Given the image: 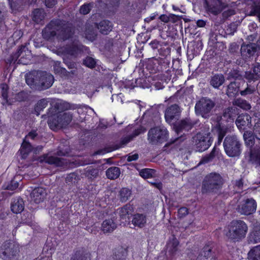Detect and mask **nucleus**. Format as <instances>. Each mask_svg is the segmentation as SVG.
Returning a JSON list of instances; mask_svg holds the SVG:
<instances>
[{"mask_svg":"<svg viewBox=\"0 0 260 260\" xmlns=\"http://www.w3.org/2000/svg\"><path fill=\"white\" fill-rule=\"evenodd\" d=\"M25 48L24 46L21 45L20 46L15 52L13 53L7 59V63L9 64L15 63L18 60V63L22 64H28L30 61V55L24 57V55H26V53L24 52Z\"/></svg>","mask_w":260,"mask_h":260,"instance_id":"1a4fd4ad","label":"nucleus"},{"mask_svg":"<svg viewBox=\"0 0 260 260\" xmlns=\"http://www.w3.org/2000/svg\"><path fill=\"white\" fill-rule=\"evenodd\" d=\"M224 77L222 74H215L211 77L210 84L214 88H218L224 82Z\"/></svg>","mask_w":260,"mask_h":260,"instance_id":"2f4dec72","label":"nucleus"},{"mask_svg":"<svg viewBox=\"0 0 260 260\" xmlns=\"http://www.w3.org/2000/svg\"><path fill=\"white\" fill-rule=\"evenodd\" d=\"M230 76L231 77L235 79H240L242 77L239 71L237 70L231 71L230 73Z\"/></svg>","mask_w":260,"mask_h":260,"instance_id":"680f3d73","label":"nucleus"},{"mask_svg":"<svg viewBox=\"0 0 260 260\" xmlns=\"http://www.w3.org/2000/svg\"><path fill=\"white\" fill-rule=\"evenodd\" d=\"M170 58L153 57L149 58L145 63L146 69L150 73L167 72L169 71Z\"/></svg>","mask_w":260,"mask_h":260,"instance_id":"f03ea898","label":"nucleus"},{"mask_svg":"<svg viewBox=\"0 0 260 260\" xmlns=\"http://www.w3.org/2000/svg\"><path fill=\"white\" fill-rule=\"evenodd\" d=\"M234 107H229L225 109L222 114H234L235 107H238L243 110H248L251 109L250 104L246 100L241 99L240 98L237 99L233 102Z\"/></svg>","mask_w":260,"mask_h":260,"instance_id":"aec40b11","label":"nucleus"},{"mask_svg":"<svg viewBox=\"0 0 260 260\" xmlns=\"http://www.w3.org/2000/svg\"><path fill=\"white\" fill-rule=\"evenodd\" d=\"M168 138V132L164 127H156L149 130L148 139L152 144L161 143L166 141Z\"/></svg>","mask_w":260,"mask_h":260,"instance_id":"0eeeda50","label":"nucleus"},{"mask_svg":"<svg viewBox=\"0 0 260 260\" xmlns=\"http://www.w3.org/2000/svg\"><path fill=\"white\" fill-rule=\"evenodd\" d=\"M46 16L44 10L42 9H34L31 14V18L33 21L39 24L43 21Z\"/></svg>","mask_w":260,"mask_h":260,"instance_id":"c756f323","label":"nucleus"},{"mask_svg":"<svg viewBox=\"0 0 260 260\" xmlns=\"http://www.w3.org/2000/svg\"><path fill=\"white\" fill-rule=\"evenodd\" d=\"M61 118L57 115H51L48 121L50 128L54 131L62 128L64 124L61 123Z\"/></svg>","mask_w":260,"mask_h":260,"instance_id":"b1692460","label":"nucleus"},{"mask_svg":"<svg viewBox=\"0 0 260 260\" xmlns=\"http://www.w3.org/2000/svg\"><path fill=\"white\" fill-rule=\"evenodd\" d=\"M251 15H260V6H253L252 7L251 10Z\"/></svg>","mask_w":260,"mask_h":260,"instance_id":"0e129e2a","label":"nucleus"},{"mask_svg":"<svg viewBox=\"0 0 260 260\" xmlns=\"http://www.w3.org/2000/svg\"><path fill=\"white\" fill-rule=\"evenodd\" d=\"M83 46L81 44L72 42L63 46L61 48V50L62 52L64 54L76 56L83 51Z\"/></svg>","mask_w":260,"mask_h":260,"instance_id":"6ab92c4d","label":"nucleus"},{"mask_svg":"<svg viewBox=\"0 0 260 260\" xmlns=\"http://www.w3.org/2000/svg\"><path fill=\"white\" fill-rule=\"evenodd\" d=\"M243 137L247 145L251 146L254 144V137L251 132L246 131L243 134Z\"/></svg>","mask_w":260,"mask_h":260,"instance_id":"49530a36","label":"nucleus"},{"mask_svg":"<svg viewBox=\"0 0 260 260\" xmlns=\"http://www.w3.org/2000/svg\"><path fill=\"white\" fill-rule=\"evenodd\" d=\"M24 208L23 201L22 199H14L11 204V211L15 214L21 213Z\"/></svg>","mask_w":260,"mask_h":260,"instance_id":"c85d7f7f","label":"nucleus"},{"mask_svg":"<svg viewBox=\"0 0 260 260\" xmlns=\"http://www.w3.org/2000/svg\"><path fill=\"white\" fill-rule=\"evenodd\" d=\"M25 81L30 88L42 90L52 85L54 77L46 71H33L26 75Z\"/></svg>","mask_w":260,"mask_h":260,"instance_id":"f257e3e1","label":"nucleus"},{"mask_svg":"<svg viewBox=\"0 0 260 260\" xmlns=\"http://www.w3.org/2000/svg\"><path fill=\"white\" fill-rule=\"evenodd\" d=\"M146 129L142 126L140 127L137 129L135 131V132L132 136H129L127 137L124 138L121 140V147L127 144L134 137L138 136L139 135L144 133L146 132Z\"/></svg>","mask_w":260,"mask_h":260,"instance_id":"a19ab883","label":"nucleus"},{"mask_svg":"<svg viewBox=\"0 0 260 260\" xmlns=\"http://www.w3.org/2000/svg\"><path fill=\"white\" fill-rule=\"evenodd\" d=\"M47 194L46 190L42 187L35 188L31 193V198L36 203L43 202Z\"/></svg>","mask_w":260,"mask_h":260,"instance_id":"4be33fe9","label":"nucleus"},{"mask_svg":"<svg viewBox=\"0 0 260 260\" xmlns=\"http://www.w3.org/2000/svg\"><path fill=\"white\" fill-rule=\"evenodd\" d=\"M247 229V226L244 221L234 220L227 227L225 234L228 238L238 240L245 237Z\"/></svg>","mask_w":260,"mask_h":260,"instance_id":"7ed1b4c3","label":"nucleus"},{"mask_svg":"<svg viewBox=\"0 0 260 260\" xmlns=\"http://www.w3.org/2000/svg\"><path fill=\"white\" fill-rule=\"evenodd\" d=\"M106 4L110 8H117L119 6L120 0H105Z\"/></svg>","mask_w":260,"mask_h":260,"instance_id":"6e6d98bb","label":"nucleus"},{"mask_svg":"<svg viewBox=\"0 0 260 260\" xmlns=\"http://www.w3.org/2000/svg\"><path fill=\"white\" fill-rule=\"evenodd\" d=\"M140 176L144 178H149L153 177L155 173L154 170L151 169H144L140 171Z\"/></svg>","mask_w":260,"mask_h":260,"instance_id":"09e8293b","label":"nucleus"},{"mask_svg":"<svg viewBox=\"0 0 260 260\" xmlns=\"http://www.w3.org/2000/svg\"><path fill=\"white\" fill-rule=\"evenodd\" d=\"M256 209V202L252 199H248L240 203L238 211L241 214L250 215L254 212Z\"/></svg>","mask_w":260,"mask_h":260,"instance_id":"a211bd4d","label":"nucleus"},{"mask_svg":"<svg viewBox=\"0 0 260 260\" xmlns=\"http://www.w3.org/2000/svg\"><path fill=\"white\" fill-rule=\"evenodd\" d=\"M259 49L260 47L256 43L245 44L243 43L241 47V54L244 59L247 60L254 56Z\"/></svg>","mask_w":260,"mask_h":260,"instance_id":"f3484780","label":"nucleus"},{"mask_svg":"<svg viewBox=\"0 0 260 260\" xmlns=\"http://www.w3.org/2000/svg\"><path fill=\"white\" fill-rule=\"evenodd\" d=\"M244 77L247 80L248 82L249 83L252 81H255L259 79L257 75L255 74V72H253L252 70L246 71L245 72Z\"/></svg>","mask_w":260,"mask_h":260,"instance_id":"de8ad7c7","label":"nucleus"},{"mask_svg":"<svg viewBox=\"0 0 260 260\" xmlns=\"http://www.w3.org/2000/svg\"><path fill=\"white\" fill-rule=\"evenodd\" d=\"M132 222L135 226L143 228L146 224V216L142 214H136L134 215Z\"/></svg>","mask_w":260,"mask_h":260,"instance_id":"bb28decb","label":"nucleus"},{"mask_svg":"<svg viewBox=\"0 0 260 260\" xmlns=\"http://www.w3.org/2000/svg\"><path fill=\"white\" fill-rule=\"evenodd\" d=\"M116 227V224L113 219H106L102 224V230L104 233H111L115 230Z\"/></svg>","mask_w":260,"mask_h":260,"instance_id":"7c9ffc66","label":"nucleus"},{"mask_svg":"<svg viewBox=\"0 0 260 260\" xmlns=\"http://www.w3.org/2000/svg\"><path fill=\"white\" fill-rule=\"evenodd\" d=\"M218 142L217 145H220L222 141V139L225 136L226 131V129L223 127H221L219 125V127L218 128Z\"/></svg>","mask_w":260,"mask_h":260,"instance_id":"864d4df0","label":"nucleus"},{"mask_svg":"<svg viewBox=\"0 0 260 260\" xmlns=\"http://www.w3.org/2000/svg\"><path fill=\"white\" fill-rule=\"evenodd\" d=\"M63 63L66 64L69 69H73L75 68V62L70 59L63 58Z\"/></svg>","mask_w":260,"mask_h":260,"instance_id":"052dcab7","label":"nucleus"},{"mask_svg":"<svg viewBox=\"0 0 260 260\" xmlns=\"http://www.w3.org/2000/svg\"><path fill=\"white\" fill-rule=\"evenodd\" d=\"M250 240L252 239L255 243L260 242V226H256L254 227L253 231L250 234Z\"/></svg>","mask_w":260,"mask_h":260,"instance_id":"c03bdc74","label":"nucleus"},{"mask_svg":"<svg viewBox=\"0 0 260 260\" xmlns=\"http://www.w3.org/2000/svg\"><path fill=\"white\" fill-rule=\"evenodd\" d=\"M193 142L197 151L200 152L207 150L211 145L212 142L209 134H198L193 138Z\"/></svg>","mask_w":260,"mask_h":260,"instance_id":"f8f14e48","label":"nucleus"},{"mask_svg":"<svg viewBox=\"0 0 260 260\" xmlns=\"http://www.w3.org/2000/svg\"><path fill=\"white\" fill-rule=\"evenodd\" d=\"M170 22L173 23L177 22L181 20V17L173 14H169Z\"/></svg>","mask_w":260,"mask_h":260,"instance_id":"338daca9","label":"nucleus"},{"mask_svg":"<svg viewBox=\"0 0 260 260\" xmlns=\"http://www.w3.org/2000/svg\"><path fill=\"white\" fill-rule=\"evenodd\" d=\"M120 174V169L118 167H113L109 168L106 171V175L110 179L117 178Z\"/></svg>","mask_w":260,"mask_h":260,"instance_id":"58836bf2","label":"nucleus"},{"mask_svg":"<svg viewBox=\"0 0 260 260\" xmlns=\"http://www.w3.org/2000/svg\"><path fill=\"white\" fill-rule=\"evenodd\" d=\"M123 87L126 89H133L136 85L133 80H125L123 83Z\"/></svg>","mask_w":260,"mask_h":260,"instance_id":"13d9d810","label":"nucleus"},{"mask_svg":"<svg viewBox=\"0 0 260 260\" xmlns=\"http://www.w3.org/2000/svg\"><path fill=\"white\" fill-rule=\"evenodd\" d=\"M149 45L153 50L157 51L159 57L171 59V48L167 43L154 39L149 43Z\"/></svg>","mask_w":260,"mask_h":260,"instance_id":"4468645a","label":"nucleus"},{"mask_svg":"<svg viewBox=\"0 0 260 260\" xmlns=\"http://www.w3.org/2000/svg\"><path fill=\"white\" fill-rule=\"evenodd\" d=\"M131 196V191L126 188H122L119 192L120 200L125 202L128 200Z\"/></svg>","mask_w":260,"mask_h":260,"instance_id":"37998d69","label":"nucleus"},{"mask_svg":"<svg viewBox=\"0 0 260 260\" xmlns=\"http://www.w3.org/2000/svg\"><path fill=\"white\" fill-rule=\"evenodd\" d=\"M196 48H197V46L195 45L188 46L187 47V54L188 55H192L193 57L198 55L199 52L196 50Z\"/></svg>","mask_w":260,"mask_h":260,"instance_id":"5fc2aeb1","label":"nucleus"},{"mask_svg":"<svg viewBox=\"0 0 260 260\" xmlns=\"http://www.w3.org/2000/svg\"><path fill=\"white\" fill-rule=\"evenodd\" d=\"M247 85V87L244 90H241L240 92V93L242 96L251 94L255 91V88L254 86L248 85V84Z\"/></svg>","mask_w":260,"mask_h":260,"instance_id":"603ef678","label":"nucleus"},{"mask_svg":"<svg viewBox=\"0 0 260 260\" xmlns=\"http://www.w3.org/2000/svg\"><path fill=\"white\" fill-rule=\"evenodd\" d=\"M60 25L58 27V31L63 41H66L73 38L75 34V28L72 23L59 19Z\"/></svg>","mask_w":260,"mask_h":260,"instance_id":"dca6fc26","label":"nucleus"},{"mask_svg":"<svg viewBox=\"0 0 260 260\" xmlns=\"http://www.w3.org/2000/svg\"><path fill=\"white\" fill-rule=\"evenodd\" d=\"M206 3L208 11L214 15L220 14L225 8L224 3L222 0H211L210 4L207 1Z\"/></svg>","mask_w":260,"mask_h":260,"instance_id":"412c9836","label":"nucleus"},{"mask_svg":"<svg viewBox=\"0 0 260 260\" xmlns=\"http://www.w3.org/2000/svg\"><path fill=\"white\" fill-rule=\"evenodd\" d=\"M238 49V46L236 43L233 42L230 44L229 51L231 53H234L237 52Z\"/></svg>","mask_w":260,"mask_h":260,"instance_id":"69168bd1","label":"nucleus"},{"mask_svg":"<svg viewBox=\"0 0 260 260\" xmlns=\"http://www.w3.org/2000/svg\"><path fill=\"white\" fill-rule=\"evenodd\" d=\"M161 112L164 114H180L181 112V108L177 104H169V102L166 107L162 104H154L152 107H149L144 114H160Z\"/></svg>","mask_w":260,"mask_h":260,"instance_id":"20e7f679","label":"nucleus"},{"mask_svg":"<svg viewBox=\"0 0 260 260\" xmlns=\"http://www.w3.org/2000/svg\"><path fill=\"white\" fill-rule=\"evenodd\" d=\"M224 148L226 153L231 157L238 156L240 153V144L235 137H226L224 140Z\"/></svg>","mask_w":260,"mask_h":260,"instance_id":"6e6552de","label":"nucleus"},{"mask_svg":"<svg viewBox=\"0 0 260 260\" xmlns=\"http://www.w3.org/2000/svg\"><path fill=\"white\" fill-rule=\"evenodd\" d=\"M54 71L55 74L65 76L67 75V70L63 67L60 66V62L58 64L56 63L54 66Z\"/></svg>","mask_w":260,"mask_h":260,"instance_id":"3c124183","label":"nucleus"},{"mask_svg":"<svg viewBox=\"0 0 260 260\" xmlns=\"http://www.w3.org/2000/svg\"><path fill=\"white\" fill-rule=\"evenodd\" d=\"M59 19H53L43 29L42 35L46 40L53 39L56 36L58 27L60 25Z\"/></svg>","mask_w":260,"mask_h":260,"instance_id":"2eb2a0df","label":"nucleus"},{"mask_svg":"<svg viewBox=\"0 0 260 260\" xmlns=\"http://www.w3.org/2000/svg\"><path fill=\"white\" fill-rule=\"evenodd\" d=\"M49 101L47 99H41L38 101L34 106V111L36 114H40L47 107Z\"/></svg>","mask_w":260,"mask_h":260,"instance_id":"c9c22d12","label":"nucleus"},{"mask_svg":"<svg viewBox=\"0 0 260 260\" xmlns=\"http://www.w3.org/2000/svg\"><path fill=\"white\" fill-rule=\"evenodd\" d=\"M215 103L208 97H203L197 102L195 105L196 114H209L215 107Z\"/></svg>","mask_w":260,"mask_h":260,"instance_id":"ddd939ff","label":"nucleus"},{"mask_svg":"<svg viewBox=\"0 0 260 260\" xmlns=\"http://www.w3.org/2000/svg\"><path fill=\"white\" fill-rule=\"evenodd\" d=\"M28 99V94L27 92L21 91L18 92L14 95L15 101L17 102H24Z\"/></svg>","mask_w":260,"mask_h":260,"instance_id":"8fccbe9b","label":"nucleus"},{"mask_svg":"<svg viewBox=\"0 0 260 260\" xmlns=\"http://www.w3.org/2000/svg\"><path fill=\"white\" fill-rule=\"evenodd\" d=\"M40 162H45L49 164L54 165L56 166H62L63 162L62 160L49 154H45L39 158Z\"/></svg>","mask_w":260,"mask_h":260,"instance_id":"a878e982","label":"nucleus"},{"mask_svg":"<svg viewBox=\"0 0 260 260\" xmlns=\"http://www.w3.org/2000/svg\"><path fill=\"white\" fill-rule=\"evenodd\" d=\"M166 120L170 124L174 125L177 133L182 129L188 131L191 127V124L187 120H179V115H165Z\"/></svg>","mask_w":260,"mask_h":260,"instance_id":"9b49d317","label":"nucleus"},{"mask_svg":"<svg viewBox=\"0 0 260 260\" xmlns=\"http://www.w3.org/2000/svg\"><path fill=\"white\" fill-rule=\"evenodd\" d=\"M100 32L105 35H108L112 29V24L108 20L101 21L98 25Z\"/></svg>","mask_w":260,"mask_h":260,"instance_id":"cd10ccee","label":"nucleus"},{"mask_svg":"<svg viewBox=\"0 0 260 260\" xmlns=\"http://www.w3.org/2000/svg\"><path fill=\"white\" fill-rule=\"evenodd\" d=\"M253 132L255 137L257 139H260V120L255 124Z\"/></svg>","mask_w":260,"mask_h":260,"instance_id":"bf43d9fd","label":"nucleus"},{"mask_svg":"<svg viewBox=\"0 0 260 260\" xmlns=\"http://www.w3.org/2000/svg\"><path fill=\"white\" fill-rule=\"evenodd\" d=\"M179 242L177 239L173 237L171 238L167 243V252L168 254L170 255V258L172 259L173 257L175 252L177 250V246Z\"/></svg>","mask_w":260,"mask_h":260,"instance_id":"393cba45","label":"nucleus"},{"mask_svg":"<svg viewBox=\"0 0 260 260\" xmlns=\"http://www.w3.org/2000/svg\"><path fill=\"white\" fill-rule=\"evenodd\" d=\"M178 213L180 217H183L188 214V209L186 207L180 208L178 210Z\"/></svg>","mask_w":260,"mask_h":260,"instance_id":"774afa93","label":"nucleus"},{"mask_svg":"<svg viewBox=\"0 0 260 260\" xmlns=\"http://www.w3.org/2000/svg\"><path fill=\"white\" fill-rule=\"evenodd\" d=\"M96 64V59L89 56H86L82 60V64L90 69L95 68Z\"/></svg>","mask_w":260,"mask_h":260,"instance_id":"4c0bfd02","label":"nucleus"},{"mask_svg":"<svg viewBox=\"0 0 260 260\" xmlns=\"http://www.w3.org/2000/svg\"><path fill=\"white\" fill-rule=\"evenodd\" d=\"M76 106H74V104H70L62 100H57L50 104V107L46 114H61L68 110H75Z\"/></svg>","mask_w":260,"mask_h":260,"instance_id":"9d476101","label":"nucleus"},{"mask_svg":"<svg viewBox=\"0 0 260 260\" xmlns=\"http://www.w3.org/2000/svg\"><path fill=\"white\" fill-rule=\"evenodd\" d=\"M249 260H260V245L251 249L248 254Z\"/></svg>","mask_w":260,"mask_h":260,"instance_id":"ea45409f","label":"nucleus"},{"mask_svg":"<svg viewBox=\"0 0 260 260\" xmlns=\"http://www.w3.org/2000/svg\"><path fill=\"white\" fill-rule=\"evenodd\" d=\"M222 182V178L219 174L211 173L205 177L203 181L202 192H215L220 187Z\"/></svg>","mask_w":260,"mask_h":260,"instance_id":"39448f33","label":"nucleus"},{"mask_svg":"<svg viewBox=\"0 0 260 260\" xmlns=\"http://www.w3.org/2000/svg\"><path fill=\"white\" fill-rule=\"evenodd\" d=\"M19 253V246L13 243H4L1 248L0 257L4 260H17Z\"/></svg>","mask_w":260,"mask_h":260,"instance_id":"423d86ee","label":"nucleus"},{"mask_svg":"<svg viewBox=\"0 0 260 260\" xmlns=\"http://www.w3.org/2000/svg\"><path fill=\"white\" fill-rule=\"evenodd\" d=\"M31 149V146L29 143L24 140L19 150L22 158H25Z\"/></svg>","mask_w":260,"mask_h":260,"instance_id":"e433bc0d","label":"nucleus"},{"mask_svg":"<svg viewBox=\"0 0 260 260\" xmlns=\"http://www.w3.org/2000/svg\"><path fill=\"white\" fill-rule=\"evenodd\" d=\"M76 106L75 109L77 110L78 114H96L94 110L85 104H74Z\"/></svg>","mask_w":260,"mask_h":260,"instance_id":"f704fd0d","label":"nucleus"},{"mask_svg":"<svg viewBox=\"0 0 260 260\" xmlns=\"http://www.w3.org/2000/svg\"><path fill=\"white\" fill-rule=\"evenodd\" d=\"M137 106L140 110V112L145 110V111L143 112L144 113L148 108H149V107H151V106L149 105L147 106L145 103L141 101H137Z\"/></svg>","mask_w":260,"mask_h":260,"instance_id":"4d7b16f0","label":"nucleus"},{"mask_svg":"<svg viewBox=\"0 0 260 260\" xmlns=\"http://www.w3.org/2000/svg\"><path fill=\"white\" fill-rule=\"evenodd\" d=\"M239 83L237 82H231L228 86L226 94L229 97L236 96L239 91Z\"/></svg>","mask_w":260,"mask_h":260,"instance_id":"72a5a7b5","label":"nucleus"},{"mask_svg":"<svg viewBox=\"0 0 260 260\" xmlns=\"http://www.w3.org/2000/svg\"><path fill=\"white\" fill-rule=\"evenodd\" d=\"M92 7V3H85L80 6L79 13L84 15H87L90 13Z\"/></svg>","mask_w":260,"mask_h":260,"instance_id":"a18cd8bd","label":"nucleus"},{"mask_svg":"<svg viewBox=\"0 0 260 260\" xmlns=\"http://www.w3.org/2000/svg\"><path fill=\"white\" fill-rule=\"evenodd\" d=\"M236 124L238 128L240 129H245L246 127H249L251 125V117L249 115H239L238 117Z\"/></svg>","mask_w":260,"mask_h":260,"instance_id":"5701e85b","label":"nucleus"},{"mask_svg":"<svg viewBox=\"0 0 260 260\" xmlns=\"http://www.w3.org/2000/svg\"><path fill=\"white\" fill-rule=\"evenodd\" d=\"M252 71L255 72L258 78H260V62H255L252 67Z\"/></svg>","mask_w":260,"mask_h":260,"instance_id":"e2e57ef3","label":"nucleus"},{"mask_svg":"<svg viewBox=\"0 0 260 260\" xmlns=\"http://www.w3.org/2000/svg\"><path fill=\"white\" fill-rule=\"evenodd\" d=\"M134 211V208L131 205H126L121 208L119 211V214L121 219H124L125 221L129 219V216Z\"/></svg>","mask_w":260,"mask_h":260,"instance_id":"473e14b6","label":"nucleus"},{"mask_svg":"<svg viewBox=\"0 0 260 260\" xmlns=\"http://www.w3.org/2000/svg\"><path fill=\"white\" fill-rule=\"evenodd\" d=\"M1 94L3 99L9 104H11L10 99H8L9 86L6 83L1 85Z\"/></svg>","mask_w":260,"mask_h":260,"instance_id":"79ce46f5","label":"nucleus"}]
</instances>
